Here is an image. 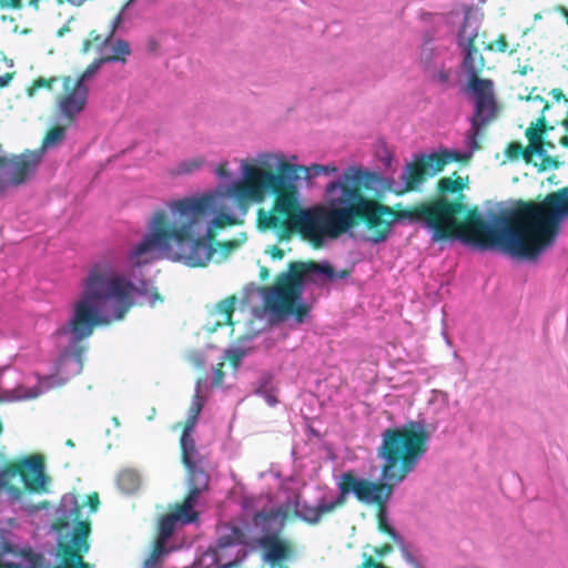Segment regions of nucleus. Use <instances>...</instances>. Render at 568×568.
<instances>
[{
    "instance_id": "obj_30",
    "label": "nucleus",
    "mask_w": 568,
    "mask_h": 568,
    "mask_svg": "<svg viewBox=\"0 0 568 568\" xmlns=\"http://www.w3.org/2000/svg\"><path fill=\"white\" fill-rule=\"evenodd\" d=\"M244 511H245V516L246 517H251V513L248 510V504H247V500L244 501Z\"/></svg>"
},
{
    "instance_id": "obj_25",
    "label": "nucleus",
    "mask_w": 568,
    "mask_h": 568,
    "mask_svg": "<svg viewBox=\"0 0 568 568\" xmlns=\"http://www.w3.org/2000/svg\"><path fill=\"white\" fill-rule=\"evenodd\" d=\"M222 378H223V373L220 371V369H214L213 371V376H212V386H221L222 384Z\"/></svg>"
},
{
    "instance_id": "obj_2",
    "label": "nucleus",
    "mask_w": 568,
    "mask_h": 568,
    "mask_svg": "<svg viewBox=\"0 0 568 568\" xmlns=\"http://www.w3.org/2000/svg\"><path fill=\"white\" fill-rule=\"evenodd\" d=\"M153 214L146 223V233L125 260L104 257L94 263L82 282L79 298L73 305L70 321L58 329L59 336L69 339V347L55 362V373L50 376H23L6 367L0 371V402L26 400L38 397L50 388L63 385L82 371L81 348L78 343L90 336L95 325H105L124 318L132 306L145 303L154 306L161 301L153 283L145 278L142 266L160 257L173 262L171 250L162 240L166 229L154 227Z\"/></svg>"
},
{
    "instance_id": "obj_22",
    "label": "nucleus",
    "mask_w": 568,
    "mask_h": 568,
    "mask_svg": "<svg viewBox=\"0 0 568 568\" xmlns=\"http://www.w3.org/2000/svg\"><path fill=\"white\" fill-rule=\"evenodd\" d=\"M38 0H29L30 4H36ZM72 4L80 6L84 0H68ZM21 0H0L1 6L18 7Z\"/></svg>"
},
{
    "instance_id": "obj_33",
    "label": "nucleus",
    "mask_w": 568,
    "mask_h": 568,
    "mask_svg": "<svg viewBox=\"0 0 568 568\" xmlns=\"http://www.w3.org/2000/svg\"><path fill=\"white\" fill-rule=\"evenodd\" d=\"M45 81L43 79H40L37 81V87H43Z\"/></svg>"
},
{
    "instance_id": "obj_13",
    "label": "nucleus",
    "mask_w": 568,
    "mask_h": 568,
    "mask_svg": "<svg viewBox=\"0 0 568 568\" xmlns=\"http://www.w3.org/2000/svg\"><path fill=\"white\" fill-rule=\"evenodd\" d=\"M18 476V469L6 467L0 469V515L18 514L29 509L22 503L20 489L9 485L10 480Z\"/></svg>"
},
{
    "instance_id": "obj_11",
    "label": "nucleus",
    "mask_w": 568,
    "mask_h": 568,
    "mask_svg": "<svg viewBox=\"0 0 568 568\" xmlns=\"http://www.w3.org/2000/svg\"><path fill=\"white\" fill-rule=\"evenodd\" d=\"M258 504H263L264 509L272 506H282L285 513L294 507L296 515L307 523H317L323 514L334 510L339 505L333 490H323L315 487H304L303 491L293 498L287 497L285 501H274L268 496L261 497Z\"/></svg>"
},
{
    "instance_id": "obj_28",
    "label": "nucleus",
    "mask_w": 568,
    "mask_h": 568,
    "mask_svg": "<svg viewBox=\"0 0 568 568\" xmlns=\"http://www.w3.org/2000/svg\"><path fill=\"white\" fill-rule=\"evenodd\" d=\"M496 50L505 51L507 48V43L504 40H498L495 44Z\"/></svg>"
},
{
    "instance_id": "obj_12",
    "label": "nucleus",
    "mask_w": 568,
    "mask_h": 568,
    "mask_svg": "<svg viewBox=\"0 0 568 568\" xmlns=\"http://www.w3.org/2000/svg\"><path fill=\"white\" fill-rule=\"evenodd\" d=\"M98 70L99 63L93 62L79 79L73 80L70 77L64 79L65 95L59 101L60 111L63 115L72 118L84 109L88 98L85 83L94 77Z\"/></svg>"
},
{
    "instance_id": "obj_29",
    "label": "nucleus",
    "mask_w": 568,
    "mask_h": 568,
    "mask_svg": "<svg viewBox=\"0 0 568 568\" xmlns=\"http://www.w3.org/2000/svg\"><path fill=\"white\" fill-rule=\"evenodd\" d=\"M270 565V568H287L283 560L274 561V562H267Z\"/></svg>"
},
{
    "instance_id": "obj_35",
    "label": "nucleus",
    "mask_w": 568,
    "mask_h": 568,
    "mask_svg": "<svg viewBox=\"0 0 568 568\" xmlns=\"http://www.w3.org/2000/svg\"><path fill=\"white\" fill-rule=\"evenodd\" d=\"M443 335H444V337H445L446 342H447V343H449V338L446 336V333H445V332H443Z\"/></svg>"
},
{
    "instance_id": "obj_16",
    "label": "nucleus",
    "mask_w": 568,
    "mask_h": 568,
    "mask_svg": "<svg viewBox=\"0 0 568 568\" xmlns=\"http://www.w3.org/2000/svg\"><path fill=\"white\" fill-rule=\"evenodd\" d=\"M122 21V13H119L118 17L113 21V28L111 34L108 39H105L102 48H101V58L95 62L99 63V68L102 63L111 62V61H125V57L130 54L129 43L124 40L112 41L111 37L114 30Z\"/></svg>"
},
{
    "instance_id": "obj_8",
    "label": "nucleus",
    "mask_w": 568,
    "mask_h": 568,
    "mask_svg": "<svg viewBox=\"0 0 568 568\" xmlns=\"http://www.w3.org/2000/svg\"><path fill=\"white\" fill-rule=\"evenodd\" d=\"M318 276L333 277V268L328 264L296 263L277 278L274 286L251 290L246 298L253 316L266 320L268 323H276L294 315L298 322H302L307 312L302 301L305 284L315 281Z\"/></svg>"
},
{
    "instance_id": "obj_21",
    "label": "nucleus",
    "mask_w": 568,
    "mask_h": 568,
    "mask_svg": "<svg viewBox=\"0 0 568 568\" xmlns=\"http://www.w3.org/2000/svg\"><path fill=\"white\" fill-rule=\"evenodd\" d=\"M466 180L458 176L457 179L445 178L440 180V187L447 191L456 192L465 186Z\"/></svg>"
},
{
    "instance_id": "obj_1",
    "label": "nucleus",
    "mask_w": 568,
    "mask_h": 568,
    "mask_svg": "<svg viewBox=\"0 0 568 568\" xmlns=\"http://www.w3.org/2000/svg\"><path fill=\"white\" fill-rule=\"evenodd\" d=\"M235 162L236 178L224 165H219L214 170L219 180L215 189L169 200L153 212L152 225L166 229L162 244L186 266H206L216 252L212 242L214 232L242 223L251 204H260L274 194L277 195L274 207L260 212V224L280 236L298 232L320 246L351 231L354 219L362 217L379 229L377 236L367 240L381 243L396 222V213L366 200L352 186H363L377 195L399 194L430 176L422 169L420 156L405 165L402 183L361 166H348L336 181L326 185V206L302 209L298 192L284 189L294 187L301 172L308 178L335 174L338 169L334 164L300 165L295 154L280 150L260 151Z\"/></svg>"
},
{
    "instance_id": "obj_5",
    "label": "nucleus",
    "mask_w": 568,
    "mask_h": 568,
    "mask_svg": "<svg viewBox=\"0 0 568 568\" xmlns=\"http://www.w3.org/2000/svg\"><path fill=\"white\" fill-rule=\"evenodd\" d=\"M427 435L419 423H410L398 429H387L383 434V443L378 457L383 460L381 481L373 483L352 473H343L336 478L338 493L337 504H344L346 496L353 494L365 504H382L398 485L414 470L426 452Z\"/></svg>"
},
{
    "instance_id": "obj_15",
    "label": "nucleus",
    "mask_w": 568,
    "mask_h": 568,
    "mask_svg": "<svg viewBox=\"0 0 568 568\" xmlns=\"http://www.w3.org/2000/svg\"><path fill=\"white\" fill-rule=\"evenodd\" d=\"M24 470L19 465H10L18 469V476L21 477L26 487L32 491H45L48 477L44 474V466L38 456H32L23 460Z\"/></svg>"
},
{
    "instance_id": "obj_32",
    "label": "nucleus",
    "mask_w": 568,
    "mask_h": 568,
    "mask_svg": "<svg viewBox=\"0 0 568 568\" xmlns=\"http://www.w3.org/2000/svg\"><path fill=\"white\" fill-rule=\"evenodd\" d=\"M562 143L568 145V125H567V134L561 139Z\"/></svg>"
},
{
    "instance_id": "obj_24",
    "label": "nucleus",
    "mask_w": 568,
    "mask_h": 568,
    "mask_svg": "<svg viewBox=\"0 0 568 568\" xmlns=\"http://www.w3.org/2000/svg\"><path fill=\"white\" fill-rule=\"evenodd\" d=\"M13 67L12 60H9L4 57L3 53L0 52V72H3Z\"/></svg>"
},
{
    "instance_id": "obj_19",
    "label": "nucleus",
    "mask_w": 568,
    "mask_h": 568,
    "mask_svg": "<svg viewBox=\"0 0 568 568\" xmlns=\"http://www.w3.org/2000/svg\"><path fill=\"white\" fill-rule=\"evenodd\" d=\"M205 163L203 156H193L181 161L174 169L176 174H190L200 170Z\"/></svg>"
},
{
    "instance_id": "obj_27",
    "label": "nucleus",
    "mask_w": 568,
    "mask_h": 568,
    "mask_svg": "<svg viewBox=\"0 0 568 568\" xmlns=\"http://www.w3.org/2000/svg\"><path fill=\"white\" fill-rule=\"evenodd\" d=\"M12 80L11 73L0 74V88L7 87Z\"/></svg>"
},
{
    "instance_id": "obj_7",
    "label": "nucleus",
    "mask_w": 568,
    "mask_h": 568,
    "mask_svg": "<svg viewBox=\"0 0 568 568\" xmlns=\"http://www.w3.org/2000/svg\"><path fill=\"white\" fill-rule=\"evenodd\" d=\"M206 388V382L202 379L196 382L195 394L181 437L182 460L189 470L190 493L178 511L166 515L161 520L155 548L151 556L144 561V568H159L163 556L174 549L168 546L171 536L180 526L194 523L197 519L199 514L195 508L200 505L202 491L207 488L209 476L200 467L199 453L195 449V443L191 434L194 430L199 415L204 406V392Z\"/></svg>"
},
{
    "instance_id": "obj_6",
    "label": "nucleus",
    "mask_w": 568,
    "mask_h": 568,
    "mask_svg": "<svg viewBox=\"0 0 568 568\" xmlns=\"http://www.w3.org/2000/svg\"><path fill=\"white\" fill-rule=\"evenodd\" d=\"M479 30V14L473 8L464 10V22L458 32L457 41L463 51L462 72L468 78V89L471 94L475 112L470 119L464 143L465 150L438 148L420 155L422 169L429 175H435L450 162L468 160L477 149V136L485 125L496 118V102L493 92V82L477 77L484 67V60L473 48V41Z\"/></svg>"
},
{
    "instance_id": "obj_36",
    "label": "nucleus",
    "mask_w": 568,
    "mask_h": 568,
    "mask_svg": "<svg viewBox=\"0 0 568 568\" xmlns=\"http://www.w3.org/2000/svg\"><path fill=\"white\" fill-rule=\"evenodd\" d=\"M270 475H272V476H274V477H276V478L278 477V476H277V474H276V473H274V471H270Z\"/></svg>"
},
{
    "instance_id": "obj_26",
    "label": "nucleus",
    "mask_w": 568,
    "mask_h": 568,
    "mask_svg": "<svg viewBox=\"0 0 568 568\" xmlns=\"http://www.w3.org/2000/svg\"><path fill=\"white\" fill-rule=\"evenodd\" d=\"M88 499L90 503V513H94L97 510L98 504H99L98 495L94 494L92 496H89Z\"/></svg>"
},
{
    "instance_id": "obj_20",
    "label": "nucleus",
    "mask_w": 568,
    "mask_h": 568,
    "mask_svg": "<svg viewBox=\"0 0 568 568\" xmlns=\"http://www.w3.org/2000/svg\"><path fill=\"white\" fill-rule=\"evenodd\" d=\"M246 355V351L242 347H231L224 352L223 358L231 362L232 369L235 372Z\"/></svg>"
},
{
    "instance_id": "obj_34",
    "label": "nucleus",
    "mask_w": 568,
    "mask_h": 568,
    "mask_svg": "<svg viewBox=\"0 0 568 568\" xmlns=\"http://www.w3.org/2000/svg\"><path fill=\"white\" fill-rule=\"evenodd\" d=\"M34 90L36 88H31L30 91H29V94L32 97L34 94Z\"/></svg>"
},
{
    "instance_id": "obj_10",
    "label": "nucleus",
    "mask_w": 568,
    "mask_h": 568,
    "mask_svg": "<svg viewBox=\"0 0 568 568\" xmlns=\"http://www.w3.org/2000/svg\"><path fill=\"white\" fill-rule=\"evenodd\" d=\"M284 524L285 510L282 506H272L270 509L262 508L253 515L248 539H251V544L261 546L266 562L284 560L290 554L287 542L280 538Z\"/></svg>"
},
{
    "instance_id": "obj_9",
    "label": "nucleus",
    "mask_w": 568,
    "mask_h": 568,
    "mask_svg": "<svg viewBox=\"0 0 568 568\" xmlns=\"http://www.w3.org/2000/svg\"><path fill=\"white\" fill-rule=\"evenodd\" d=\"M251 524L239 526L235 523L217 527L216 544L204 551L193 564V568H231L246 557V545Z\"/></svg>"
},
{
    "instance_id": "obj_17",
    "label": "nucleus",
    "mask_w": 568,
    "mask_h": 568,
    "mask_svg": "<svg viewBox=\"0 0 568 568\" xmlns=\"http://www.w3.org/2000/svg\"><path fill=\"white\" fill-rule=\"evenodd\" d=\"M235 298H229L221 302L214 311L211 313V318L214 322L215 326L212 329H215L216 326L232 324V314L235 311Z\"/></svg>"
},
{
    "instance_id": "obj_18",
    "label": "nucleus",
    "mask_w": 568,
    "mask_h": 568,
    "mask_svg": "<svg viewBox=\"0 0 568 568\" xmlns=\"http://www.w3.org/2000/svg\"><path fill=\"white\" fill-rule=\"evenodd\" d=\"M140 476L135 470L125 469L118 476V486L125 494H132L140 487Z\"/></svg>"
},
{
    "instance_id": "obj_4",
    "label": "nucleus",
    "mask_w": 568,
    "mask_h": 568,
    "mask_svg": "<svg viewBox=\"0 0 568 568\" xmlns=\"http://www.w3.org/2000/svg\"><path fill=\"white\" fill-rule=\"evenodd\" d=\"M90 527L73 494H65L49 526L37 528L33 538L39 551L30 546L16 519L0 524V566L6 568H88L82 554L89 550Z\"/></svg>"
},
{
    "instance_id": "obj_31",
    "label": "nucleus",
    "mask_w": 568,
    "mask_h": 568,
    "mask_svg": "<svg viewBox=\"0 0 568 568\" xmlns=\"http://www.w3.org/2000/svg\"><path fill=\"white\" fill-rule=\"evenodd\" d=\"M560 11L562 12V14L565 16L566 20H567V24H568V10L566 8H560Z\"/></svg>"
},
{
    "instance_id": "obj_3",
    "label": "nucleus",
    "mask_w": 568,
    "mask_h": 568,
    "mask_svg": "<svg viewBox=\"0 0 568 568\" xmlns=\"http://www.w3.org/2000/svg\"><path fill=\"white\" fill-rule=\"evenodd\" d=\"M456 205L438 201L425 207L420 217L438 242L453 237L477 248H495L520 260H535L555 241L559 223L568 217V186L551 193L540 203L526 205L511 219L498 217L489 223L477 212L457 224Z\"/></svg>"
},
{
    "instance_id": "obj_14",
    "label": "nucleus",
    "mask_w": 568,
    "mask_h": 568,
    "mask_svg": "<svg viewBox=\"0 0 568 568\" xmlns=\"http://www.w3.org/2000/svg\"><path fill=\"white\" fill-rule=\"evenodd\" d=\"M529 144L523 151V146L518 143H513L508 148V156L510 159H517L520 154L524 155L528 163H534L536 166H545L546 163V151L544 149L541 136L535 130L527 132Z\"/></svg>"
},
{
    "instance_id": "obj_23",
    "label": "nucleus",
    "mask_w": 568,
    "mask_h": 568,
    "mask_svg": "<svg viewBox=\"0 0 568 568\" xmlns=\"http://www.w3.org/2000/svg\"><path fill=\"white\" fill-rule=\"evenodd\" d=\"M256 394L262 396L270 406H275L277 404L276 396L271 392L258 388Z\"/></svg>"
}]
</instances>
